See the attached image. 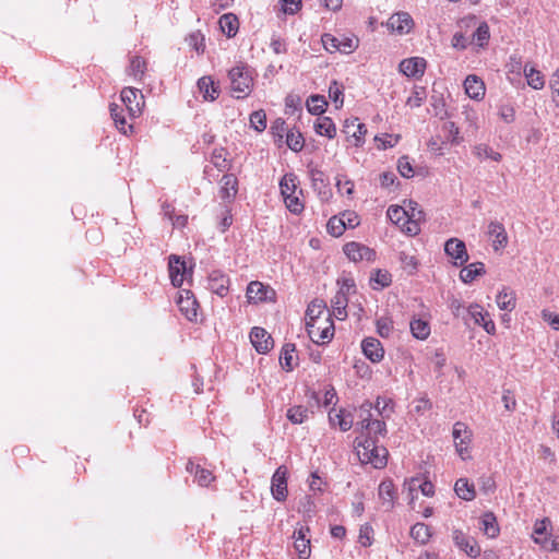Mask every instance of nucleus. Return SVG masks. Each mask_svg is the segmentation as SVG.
Returning <instances> with one entry per match:
<instances>
[{
  "label": "nucleus",
  "mask_w": 559,
  "mask_h": 559,
  "mask_svg": "<svg viewBox=\"0 0 559 559\" xmlns=\"http://www.w3.org/2000/svg\"><path fill=\"white\" fill-rule=\"evenodd\" d=\"M329 97L335 104L336 109H338L343 106V103H344L343 88L336 81H332V83L330 84Z\"/></svg>",
  "instance_id": "nucleus-56"
},
{
  "label": "nucleus",
  "mask_w": 559,
  "mask_h": 559,
  "mask_svg": "<svg viewBox=\"0 0 559 559\" xmlns=\"http://www.w3.org/2000/svg\"><path fill=\"white\" fill-rule=\"evenodd\" d=\"M281 193L284 197L295 194L297 190V176L295 174H285L280 181Z\"/></svg>",
  "instance_id": "nucleus-43"
},
{
  "label": "nucleus",
  "mask_w": 559,
  "mask_h": 559,
  "mask_svg": "<svg viewBox=\"0 0 559 559\" xmlns=\"http://www.w3.org/2000/svg\"><path fill=\"white\" fill-rule=\"evenodd\" d=\"M229 277L222 271L215 270L209 274L207 288L219 297L229 293Z\"/></svg>",
  "instance_id": "nucleus-14"
},
{
  "label": "nucleus",
  "mask_w": 559,
  "mask_h": 559,
  "mask_svg": "<svg viewBox=\"0 0 559 559\" xmlns=\"http://www.w3.org/2000/svg\"><path fill=\"white\" fill-rule=\"evenodd\" d=\"M466 317L467 321L473 320L474 324L484 328L488 334L493 335L496 333V324L490 314L478 304H472L467 307Z\"/></svg>",
  "instance_id": "nucleus-6"
},
{
  "label": "nucleus",
  "mask_w": 559,
  "mask_h": 559,
  "mask_svg": "<svg viewBox=\"0 0 559 559\" xmlns=\"http://www.w3.org/2000/svg\"><path fill=\"white\" fill-rule=\"evenodd\" d=\"M177 305L180 312L189 320L194 321L198 317L199 302L189 289H182L178 293Z\"/></svg>",
  "instance_id": "nucleus-9"
},
{
  "label": "nucleus",
  "mask_w": 559,
  "mask_h": 559,
  "mask_svg": "<svg viewBox=\"0 0 559 559\" xmlns=\"http://www.w3.org/2000/svg\"><path fill=\"white\" fill-rule=\"evenodd\" d=\"M168 269L171 284L175 287L181 286L188 274L186 262L180 257L173 254L169 257Z\"/></svg>",
  "instance_id": "nucleus-18"
},
{
  "label": "nucleus",
  "mask_w": 559,
  "mask_h": 559,
  "mask_svg": "<svg viewBox=\"0 0 559 559\" xmlns=\"http://www.w3.org/2000/svg\"><path fill=\"white\" fill-rule=\"evenodd\" d=\"M307 332L313 343H329L334 335V323L330 316H325L321 323H308Z\"/></svg>",
  "instance_id": "nucleus-4"
},
{
  "label": "nucleus",
  "mask_w": 559,
  "mask_h": 559,
  "mask_svg": "<svg viewBox=\"0 0 559 559\" xmlns=\"http://www.w3.org/2000/svg\"><path fill=\"white\" fill-rule=\"evenodd\" d=\"M452 436L457 454L462 460H467L469 455V444L472 442V431L462 423L456 421L453 426Z\"/></svg>",
  "instance_id": "nucleus-5"
},
{
  "label": "nucleus",
  "mask_w": 559,
  "mask_h": 559,
  "mask_svg": "<svg viewBox=\"0 0 559 559\" xmlns=\"http://www.w3.org/2000/svg\"><path fill=\"white\" fill-rule=\"evenodd\" d=\"M370 281L377 283L380 288H384L391 284L392 276L388 271L378 269L372 273Z\"/></svg>",
  "instance_id": "nucleus-58"
},
{
  "label": "nucleus",
  "mask_w": 559,
  "mask_h": 559,
  "mask_svg": "<svg viewBox=\"0 0 559 559\" xmlns=\"http://www.w3.org/2000/svg\"><path fill=\"white\" fill-rule=\"evenodd\" d=\"M336 188L338 192L346 195H352L354 192V182L348 179L345 175H338L336 177Z\"/></svg>",
  "instance_id": "nucleus-59"
},
{
  "label": "nucleus",
  "mask_w": 559,
  "mask_h": 559,
  "mask_svg": "<svg viewBox=\"0 0 559 559\" xmlns=\"http://www.w3.org/2000/svg\"><path fill=\"white\" fill-rule=\"evenodd\" d=\"M211 160L216 168L224 170L227 167L226 152L224 148H215L212 153Z\"/></svg>",
  "instance_id": "nucleus-62"
},
{
  "label": "nucleus",
  "mask_w": 559,
  "mask_h": 559,
  "mask_svg": "<svg viewBox=\"0 0 559 559\" xmlns=\"http://www.w3.org/2000/svg\"><path fill=\"white\" fill-rule=\"evenodd\" d=\"M286 207L294 214H299L304 210V203L296 194L284 197Z\"/></svg>",
  "instance_id": "nucleus-61"
},
{
  "label": "nucleus",
  "mask_w": 559,
  "mask_h": 559,
  "mask_svg": "<svg viewBox=\"0 0 559 559\" xmlns=\"http://www.w3.org/2000/svg\"><path fill=\"white\" fill-rule=\"evenodd\" d=\"M489 38V26L486 22H481L473 33L471 43H475L478 47H485L488 44Z\"/></svg>",
  "instance_id": "nucleus-44"
},
{
  "label": "nucleus",
  "mask_w": 559,
  "mask_h": 559,
  "mask_svg": "<svg viewBox=\"0 0 559 559\" xmlns=\"http://www.w3.org/2000/svg\"><path fill=\"white\" fill-rule=\"evenodd\" d=\"M397 170L400 175L404 178H413L414 177V169L409 162L408 156H402L399 158L397 162Z\"/></svg>",
  "instance_id": "nucleus-60"
},
{
  "label": "nucleus",
  "mask_w": 559,
  "mask_h": 559,
  "mask_svg": "<svg viewBox=\"0 0 559 559\" xmlns=\"http://www.w3.org/2000/svg\"><path fill=\"white\" fill-rule=\"evenodd\" d=\"M356 453L362 464H371L374 468H383L388 463L389 452L386 448L378 445L372 437L356 439Z\"/></svg>",
  "instance_id": "nucleus-1"
},
{
  "label": "nucleus",
  "mask_w": 559,
  "mask_h": 559,
  "mask_svg": "<svg viewBox=\"0 0 559 559\" xmlns=\"http://www.w3.org/2000/svg\"><path fill=\"white\" fill-rule=\"evenodd\" d=\"M286 144L294 152H300L304 148L305 140L299 131H287Z\"/></svg>",
  "instance_id": "nucleus-49"
},
{
  "label": "nucleus",
  "mask_w": 559,
  "mask_h": 559,
  "mask_svg": "<svg viewBox=\"0 0 559 559\" xmlns=\"http://www.w3.org/2000/svg\"><path fill=\"white\" fill-rule=\"evenodd\" d=\"M230 90L237 99L249 96L253 86L252 71L245 64L231 68L228 72Z\"/></svg>",
  "instance_id": "nucleus-2"
},
{
  "label": "nucleus",
  "mask_w": 559,
  "mask_h": 559,
  "mask_svg": "<svg viewBox=\"0 0 559 559\" xmlns=\"http://www.w3.org/2000/svg\"><path fill=\"white\" fill-rule=\"evenodd\" d=\"M272 496L277 501H284L287 498V469L280 466L272 476L271 480Z\"/></svg>",
  "instance_id": "nucleus-12"
},
{
  "label": "nucleus",
  "mask_w": 559,
  "mask_h": 559,
  "mask_svg": "<svg viewBox=\"0 0 559 559\" xmlns=\"http://www.w3.org/2000/svg\"><path fill=\"white\" fill-rule=\"evenodd\" d=\"M146 69V61L139 56H135L130 61L129 74L136 80H141Z\"/></svg>",
  "instance_id": "nucleus-48"
},
{
  "label": "nucleus",
  "mask_w": 559,
  "mask_h": 559,
  "mask_svg": "<svg viewBox=\"0 0 559 559\" xmlns=\"http://www.w3.org/2000/svg\"><path fill=\"white\" fill-rule=\"evenodd\" d=\"M309 532L308 527H300L294 532V546L300 559H308L310 557V539L307 537Z\"/></svg>",
  "instance_id": "nucleus-22"
},
{
  "label": "nucleus",
  "mask_w": 559,
  "mask_h": 559,
  "mask_svg": "<svg viewBox=\"0 0 559 559\" xmlns=\"http://www.w3.org/2000/svg\"><path fill=\"white\" fill-rule=\"evenodd\" d=\"M452 537L455 546L464 551L468 557L477 558L480 555V547L474 537L466 535L461 530H454Z\"/></svg>",
  "instance_id": "nucleus-10"
},
{
  "label": "nucleus",
  "mask_w": 559,
  "mask_h": 559,
  "mask_svg": "<svg viewBox=\"0 0 559 559\" xmlns=\"http://www.w3.org/2000/svg\"><path fill=\"white\" fill-rule=\"evenodd\" d=\"M549 85L552 92V100L559 106V69L554 72Z\"/></svg>",
  "instance_id": "nucleus-64"
},
{
  "label": "nucleus",
  "mask_w": 559,
  "mask_h": 559,
  "mask_svg": "<svg viewBox=\"0 0 559 559\" xmlns=\"http://www.w3.org/2000/svg\"><path fill=\"white\" fill-rule=\"evenodd\" d=\"M465 93L472 99H481L485 95V84L484 82L474 74H469L466 76L464 81Z\"/></svg>",
  "instance_id": "nucleus-26"
},
{
  "label": "nucleus",
  "mask_w": 559,
  "mask_h": 559,
  "mask_svg": "<svg viewBox=\"0 0 559 559\" xmlns=\"http://www.w3.org/2000/svg\"><path fill=\"white\" fill-rule=\"evenodd\" d=\"M310 411L308 407L302 405H296L287 409V419L295 425H300L308 420Z\"/></svg>",
  "instance_id": "nucleus-39"
},
{
  "label": "nucleus",
  "mask_w": 559,
  "mask_h": 559,
  "mask_svg": "<svg viewBox=\"0 0 559 559\" xmlns=\"http://www.w3.org/2000/svg\"><path fill=\"white\" fill-rule=\"evenodd\" d=\"M373 542V528L370 524L365 523L359 528L358 543L362 547H369Z\"/></svg>",
  "instance_id": "nucleus-55"
},
{
  "label": "nucleus",
  "mask_w": 559,
  "mask_h": 559,
  "mask_svg": "<svg viewBox=\"0 0 559 559\" xmlns=\"http://www.w3.org/2000/svg\"><path fill=\"white\" fill-rule=\"evenodd\" d=\"M445 253L453 259L455 266H461L468 261V253L464 241L457 238H451L444 243Z\"/></svg>",
  "instance_id": "nucleus-11"
},
{
  "label": "nucleus",
  "mask_w": 559,
  "mask_h": 559,
  "mask_svg": "<svg viewBox=\"0 0 559 559\" xmlns=\"http://www.w3.org/2000/svg\"><path fill=\"white\" fill-rule=\"evenodd\" d=\"M120 97L131 117L134 118L141 114L144 105V97L141 91L134 87H124L121 91Z\"/></svg>",
  "instance_id": "nucleus-8"
},
{
  "label": "nucleus",
  "mask_w": 559,
  "mask_h": 559,
  "mask_svg": "<svg viewBox=\"0 0 559 559\" xmlns=\"http://www.w3.org/2000/svg\"><path fill=\"white\" fill-rule=\"evenodd\" d=\"M400 227L409 236H416L420 231L419 221L409 218L408 216Z\"/></svg>",
  "instance_id": "nucleus-63"
},
{
  "label": "nucleus",
  "mask_w": 559,
  "mask_h": 559,
  "mask_svg": "<svg viewBox=\"0 0 559 559\" xmlns=\"http://www.w3.org/2000/svg\"><path fill=\"white\" fill-rule=\"evenodd\" d=\"M454 491L459 498L471 501L475 498L474 485L469 484L466 478H460L454 485Z\"/></svg>",
  "instance_id": "nucleus-38"
},
{
  "label": "nucleus",
  "mask_w": 559,
  "mask_h": 559,
  "mask_svg": "<svg viewBox=\"0 0 559 559\" xmlns=\"http://www.w3.org/2000/svg\"><path fill=\"white\" fill-rule=\"evenodd\" d=\"M343 252L353 262H372L376 260V251L373 249L356 241L345 243L343 247Z\"/></svg>",
  "instance_id": "nucleus-7"
},
{
  "label": "nucleus",
  "mask_w": 559,
  "mask_h": 559,
  "mask_svg": "<svg viewBox=\"0 0 559 559\" xmlns=\"http://www.w3.org/2000/svg\"><path fill=\"white\" fill-rule=\"evenodd\" d=\"M186 469L188 473L194 475V479L200 486H207L215 478L211 471L203 468L199 464H194L192 461L187 463Z\"/></svg>",
  "instance_id": "nucleus-27"
},
{
  "label": "nucleus",
  "mask_w": 559,
  "mask_h": 559,
  "mask_svg": "<svg viewBox=\"0 0 559 559\" xmlns=\"http://www.w3.org/2000/svg\"><path fill=\"white\" fill-rule=\"evenodd\" d=\"M219 197L222 200L230 202L238 192V179L234 174H225L221 179Z\"/></svg>",
  "instance_id": "nucleus-20"
},
{
  "label": "nucleus",
  "mask_w": 559,
  "mask_h": 559,
  "mask_svg": "<svg viewBox=\"0 0 559 559\" xmlns=\"http://www.w3.org/2000/svg\"><path fill=\"white\" fill-rule=\"evenodd\" d=\"M488 235L493 238L492 247L496 251L503 249L508 245V235L504 226L499 222H490L488 225Z\"/></svg>",
  "instance_id": "nucleus-24"
},
{
  "label": "nucleus",
  "mask_w": 559,
  "mask_h": 559,
  "mask_svg": "<svg viewBox=\"0 0 559 559\" xmlns=\"http://www.w3.org/2000/svg\"><path fill=\"white\" fill-rule=\"evenodd\" d=\"M372 409L373 404L369 401H365L358 411V417L359 421L357 423V426L361 429L364 427V424L369 423V420H372Z\"/></svg>",
  "instance_id": "nucleus-54"
},
{
  "label": "nucleus",
  "mask_w": 559,
  "mask_h": 559,
  "mask_svg": "<svg viewBox=\"0 0 559 559\" xmlns=\"http://www.w3.org/2000/svg\"><path fill=\"white\" fill-rule=\"evenodd\" d=\"M485 264L483 262H474L460 272V278L463 283H472L477 276L485 274Z\"/></svg>",
  "instance_id": "nucleus-33"
},
{
  "label": "nucleus",
  "mask_w": 559,
  "mask_h": 559,
  "mask_svg": "<svg viewBox=\"0 0 559 559\" xmlns=\"http://www.w3.org/2000/svg\"><path fill=\"white\" fill-rule=\"evenodd\" d=\"M250 124L258 132H262L266 128V115L263 110L253 111L250 115Z\"/></svg>",
  "instance_id": "nucleus-57"
},
{
  "label": "nucleus",
  "mask_w": 559,
  "mask_h": 559,
  "mask_svg": "<svg viewBox=\"0 0 559 559\" xmlns=\"http://www.w3.org/2000/svg\"><path fill=\"white\" fill-rule=\"evenodd\" d=\"M386 26L397 34H408L414 26V21L409 13L402 11L391 15Z\"/></svg>",
  "instance_id": "nucleus-15"
},
{
  "label": "nucleus",
  "mask_w": 559,
  "mask_h": 559,
  "mask_svg": "<svg viewBox=\"0 0 559 559\" xmlns=\"http://www.w3.org/2000/svg\"><path fill=\"white\" fill-rule=\"evenodd\" d=\"M406 485L408 486V496H409V503L414 501V492L417 489H420L421 493L426 497H431L435 493V487L431 481L425 480L423 483L419 481V478L413 477L411 478Z\"/></svg>",
  "instance_id": "nucleus-28"
},
{
  "label": "nucleus",
  "mask_w": 559,
  "mask_h": 559,
  "mask_svg": "<svg viewBox=\"0 0 559 559\" xmlns=\"http://www.w3.org/2000/svg\"><path fill=\"white\" fill-rule=\"evenodd\" d=\"M329 418L331 424L337 425L342 431H347L353 426V416L350 414H345L342 409L335 415H332V412H330Z\"/></svg>",
  "instance_id": "nucleus-42"
},
{
  "label": "nucleus",
  "mask_w": 559,
  "mask_h": 559,
  "mask_svg": "<svg viewBox=\"0 0 559 559\" xmlns=\"http://www.w3.org/2000/svg\"><path fill=\"white\" fill-rule=\"evenodd\" d=\"M250 341L259 354H266L274 346L272 336L265 329L260 326L252 328L250 332Z\"/></svg>",
  "instance_id": "nucleus-13"
},
{
  "label": "nucleus",
  "mask_w": 559,
  "mask_h": 559,
  "mask_svg": "<svg viewBox=\"0 0 559 559\" xmlns=\"http://www.w3.org/2000/svg\"><path fill=\"white\" fill-rule=\"evenodd\" d=\"M474 154L479 158V159H486V158H490L495 162H500L502 156L500 153L498 152H495L491 147H489L488 145L486 144H478L474 147Z\"/></svg>",
  "instance_id": "nucleus-50"
},
{
  "label": "nucleus",
  "mask_w": 559,
  "mask_h": 559,
  "mask_svg": "<svg viewBox=\"0 0 559 559\" xmlns=\"http://www.w3.org/2000/svg\"><path fill=\"white\" fill-rule=\"evenodd\" d=\"M246 295L249 302L257 304L271 299L275 295V292L261 282L253 281L248 285Z\"/></svg>",
  "instance_id": "nucleus-16"
},
{
  "label": "nucleus",
  "mask_w": 559,
  "mask_h": 559,
  "mask_svg": "<svg viewBox=\"0 0 559 559\" xmlns=\"http://www.w3.org/2000/svg\"><path fill=\"white\" fill-rule=\"evenodd\" d=\"M328 233L334 237H340L346 229V223L344 218L333 216L326 224Z\"/></svg>",
  "instance_id": "nucleus-52"
},
{
  "label": "nucleus",
  "mask_w": 559,
  "mask_h": 559,
  "mask_svg": "<svg viewBox=\"0 0 559 559\" xmlns=\"http://www.w3.org/2000/svg\"><path fill=\"white\" fill-rule=\"evenodd\" d=\"M400 71L409 78L421 76L426 69V60L420 57L404 59L400 63Z\"/></svg>",
  "instance_id": "nucleus-19"
},
{
  "label": "nucleus",
  "mask_w": 559,
  "mask_h": 559,
  "mask_svg": "<svg viewBox=\"0 0 559 559\" xmlns=\"http://www.w3.org/2000/svg\"><path fill=\"white\" fill-rule=\"evenodd\" d=\"M524 75L527 80V84L534 90H542L545 85V80L540 71H538L535 67L525 64Z\"/></svg>",
  "instance_id": "nucleus-35"
},
{
  "label": "nucleus",
  "mask_w": 559,
  "mask_h": 559,
  "mask_svg": "<svg viewBox=\"0 0 559 559\" xmlns=\"http://www.w3.org/2000/svg\"><path fill=\"white\" fill-rule=\"evenodd\" d=\"M326 106L328 102L322 95H312L307 100V109L312 115H322Z\"/></svg>",
  "instance_id": "nucleus-45"
},
{
  "label": "nucleus",
  "mask_w": 559,
  "mask_h": 559,
  "mask_svg": "<svg viewBox=\"0 0 559 559\" xmlns=\"http://www.w3.org/2000/svg\"><path fill=\"white\" fill-rule=\"evenodd\" d=\"M343 133L348 139L353 138L354 145L359 146L364 143L367 128L364 123L359 122L358 118L346 119L343 126Z\"/></svg>",
  "instance_id": "nucleus-17"
},
{
  "label": "nucleus",
  "mask_w": 559,
  "mask_h": 559,
  "mask_svg": "<svg viewBox=\"0 0 559 559\" xmlns=\"http://www.w3.org/2000/svg\"><path fill=\"white\" fill-rule=\"evenodd\" d=\"M361 348L365 356L372 362H379L384 355V350L379 340L374 337H367L361 343Z\"/></svg>",
  "instance_id": "nucleus-23"
},
{
  "label": "nucleus",
  "mask_w": 559,
  "mask_h": 559,
  "mask_svg": "<svg viewBox=\"0 0 559 559\" xmlns=\"http://www.w3.org/2000/svg\"><path fill=\"white\" fill-rule=\"evenodd\" d=\"M386 216L392 223L401 226L402 223L407 218L408 211L399 205H391L386 211Z\"/></svg>",
  "instance_id": "nucleus-47"
},
{
  "label": "nucleus",
  "mask_w": 559,
  "mask_h": 559,
  "mask_svg": "<svg viewBox=\"0 0 559 559\" xmlns=\"http://www.w3.org/2000/svg\"><path fill=\"white\" fill-rule=\"evenodd\" d=\"M496 302L500 310L512 311L516 306L515 293L508 287H503L496 296Z\"/></svg>",
  "instance_id": "nucleus-29"
},
{
  "label": "nucleus",
  "mask_w": 559,
  "mask_h": 559,
  "mask_svg": "<svg viewBox=\"0 0 559 559\" xmlns=\"http://www.w3.org/2000/svg\"><path fill=\"white\" fill-rule=\"evenodd\" d=\"M379 497L383 500V504L390 510L393 508L395 498V488L392 480H383L379 485Z\"/></svg>",
  "instance_id": "nucleus-37"
},
{
  "label": "nucleus",
  "mask_w": 559,
  "mask_h": 559,
  "mask_svg": "<svg viewBox=\"0 0 559 559\" xmlns=\"http://www.w3.org/2000/svg\"><path fill=\"white\" fill-rule=\"evenodd\" d=\"M324 49L330 52L352 53L358 48V38L355 36L323 34L321 37Z\"/></svg>",
  "instance_id": "nucleus-3"
},
{
  "label": "nucleus",
  "mask_w": 559,
  "mask_h": 559,
  "mask_svg": "<svg viewBox=\"0 0 559 559\" xmlns=\"http://www.w3.org/2000/svg\"><path fill=\"white\" fill-rule=\"evenodd\" d=\"M480 530L489 538H495L499 535V526L497 519L492 512H487L480 518Z\"/></svg>",
  "instance_id": "nucleus-32"
},
{
  "label": "nucleus",
  "mask_w": 559,
  "mask_h": 559,
  "mask_svg": "<svg viewBox=\"0 0 559 559\" xmlns=\"http://www.w3.org/2000/svg\"><path fill=\"white\" fill-rule=\"evenodd\" d=\"M373 407L382 418H389L393 413V402L391 399L379 396Z\"/></svg>",
  "instance_id": "nucleus-53"
},
{
  "label": "nucleus",
  "mask_w": 559,
  "mask_h": 559,
  "mask_svg": "<svg viewBox=\"0 0 559 559\" xmlns=\"http://www.w3.org/2000/svg\"><path fill=\"white\" fill-rule=\"evenodd\" d=\"M314 130L318 134L333 139L336 134V127L330 117L318 118L314 123Z\"/></svg>",
  "instance_id": "nucleus-36"
},
{
  "label": "nucleus",
  "mask_w": 559,
  "mask_h": 559,
  "mask_svg": "<svg viewBox=\"0 0 559 559\" xmlns=\"http://www.w3.org/2000/svg\"><path fill=\"white\" fill-rule=\"evenodd\" d=\"M325 316H330L326 306L323 300L314 299L312 300L306 311V325L308 323H321Z\"/></svg>",
  "instance_id": "nucleus-21"
},
{
  "label": "nucleus",
  "mask_w": 559,
  "mask_h": 559,
  "mask_svg": "<svg viewBox=\"0 0 559 559\" xmlns=\"http://www.w3.org/2000/svg\"><path fill=\"white\" fill-rule=\"evenodd\" d=\"M219 27L222 32L228 37L231 38L236 36L239 28V20L234 13H226L219 17Z\"/></svg>",
  "instance_id": "nucleus-31"
},
{
  "label": "nucleus",
  "mask_w": 559,
  "mask_h": 559,
  "mask_svg": "<svg viewBox=\"0 0 559 559\" xmlns=\"http://www.w3.org/2000/svg\"><path fill=\"white\" fill-rule=\"evenodd\" d=\"M294 352H295V345L292 343H286L282 347L280 361H281V365L283 366V368H285L287 371H290L294 369V366H295L294 358H293Z\"/></svg>",
  "instance_id": "nucleus-46"
},
{
  "label": "nucleus",
  "mask_w": 559,
  "mask_h": 559,
  "mask_svg": "<svg viewBox=\"0 0 559 559\" xmlns=\"http://www.w3.org/2000/svg\"><path fill=\"white\" fill-rule=\"evenodd\" d=\"M198 88L205 100L213 102L219 95L218 84L210 75H204L198 80Z\"/></svg>",
  "instance_id": "nucleus-25"
},
{
  "label": "nucleus",
  "mask_w": 559,
  "mask_h": 559,
  "mask_svg": "<svg viewBox=\"0 0 559 559\" xmlns=\"http://www.w3.org/2000/svg\"><path fill=\"white\" fill-rule=\"evenodd\" d=\"M310 179L312 188L318 191L322 199H328L330 190L328 189L326 178L320 169H310Z\"/></svg>",
  "instance_id": "nucleus-30"
},
{
  "label": "nucleus",
  "mask_w": 559,
  "mask_h": 559,
  "mask_svg": "<svg viewBox=\"0 0 559 559\" xmlns=\"http://www.w3.org/2000/svg\"><path fill=\"white\" fill-rule=\"evenodd\" d=\"M411 332L417 340H426L430 335V325L421 319H413L411 321Z\"/></svg>",
  "instance_id": "nucleus-41"
},
{
  "label": "nucleus",
  "mask_w": 559,
  "mask_h": 559,
  "mask_svg": "<svg viewBox=\"0 0 559 559\" xmlns=\"http://www.w3.org/2000/svg\"><path fill=\"white\" fill-rule=\"evenodd\" d=\"M399 260L401 262L402 267L408 273L414 274L418 267V261L415 255L409 254L405 251H401L399 253Z\"/></svg>",
  "instance_id": "nucleus-51"
},
{
  "label": "nucleus",
  "mask_w": 559,
  "mask_h": 559,
  "mask_svg": "<svg viewBox=\"0 0 559 559\" xmlns=\"http://www.w3.org/2000/svg\"><path fill=\"white\" fill-rule=\"evenodd\" d=\"M432 533L428 525L425 523H416L411 528V536L414 540L420 545H425L429 542Z\"/></svg>",
  "instance_id": "nucleus-40"
},
{
  "label": "nucleus",
  "mask_w": 559,
  "mask_h": 559,
  "mask_svg": "<svg viewBox=\"0 0 559 559\" xmlns=\"http://www.w3.org/2000/svg\"><path fill=\"white\" fill-rule=\"evenodd\" d=\"M361 432H366L365 437H372L378 441L379 436H384L386 433V425L384 420L381 419H372L369 423L364 424V427L360 429Z\"/></svg>",
  "instance_id": "nucleus-34"
}]
</instances>
